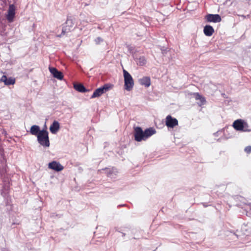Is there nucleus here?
<instances>
[{
	"instance_id": "20",
	"label": "nucleus",
	"mask_w": 251,
	"mask_h": 251,
	"mask_svg": "<svg viewBox=\"0 0 251 251\" xmlns=\"http://www.w3.org/2000/svg\"><path fill=\"white\" fill-rule=\"evenodd\" d=\"M146 59L145 57L141 56L137 59V64L140 66H143L146 63Z\"/></svg>"
},
{
	"instance_id": "16",
	"label": "nucleus",
	"mask_w": 251,
	"mask_h": 251,
	"mask_svg": "<svg viewBox=\"0 0 251 251\" xmlns=\"http://www.w3.org/2000/svg\"><path fill=\"white\" fill-rule=\"evenodd\" d=\"M41 131L40 129V127L37 125H33L31 126L30 129V133L33 135H36L37 136V135L39 134V133Z\"/></svg>"
},
{
	"instance_id": "6",
	"label": "nucleus",
	"mask_w": 251,
	"mask_h": 251,
	"mask_svg": "<svg viewBox=\"0 0 251 251\" xmlns=\"http://www.w3.org/2000/svg\"><path fill=\"white\" fill-rule=\"evenodd\" d=\"M165 124L168 128H173L178 125V121L171 115H168L166 118Z\"/></svg>"
},
{
	"instance_id": "11",
	"label": "nucleus",
	"mask_w": 251,
	"mask_h": 251,
	"mask_svg": "<svg viewBox=\"0 0 251 251\" xmlns=\"http://www.w3.org/2000/svg\"><path fill=\"white\" fill-rule=\"evenodd\" d=\"M0 82H4L6 85H13L15 83V79L11 77L7 78L6 75H3L0 79Z\"/></svg>"
},
{
	"instance_id": "3",
	"label": "nucleus",
	"mask_w": 251,
	"mask_h": 251,
	"mask_svg": "<svg viewBox=\"0 0 251 251\" xmlns=\"http://www.w3.org/2000/svg\"><path fill=\"white\" fill-rule=\"evenodd\" d=\"M110 86L108 84H105L103 87L97 89L91 96V98L94 99L101 96L103 94L106 92L109 89Z\"/></svg>"
},
{
	"instance_id": "18",
	"label": "nucleus",
	"mask_w": 251,
	"mask_h": 251,
	"mask_svg": "<svg viewBox=\"0 0 251 251\" xmlns=\"http://www.w3.org/2000/svg\"><path fill=\"white\" fill-rule=\"evenodd\" d=\"M144 135L145 139H147L155 133V130L152 128L147 129L145 130Z\"/></svg>"
},
{
	"instance_id": "4",
	"label": "nucleus",
	"mask_w": 251,
	"mask_h": 251,
	"mask_svg": "<svg viewBox=\"0 0 251 251\" xmlns=\"http://www.w3.org/2000/svg\"><path fill=\"white\" fill-rule=\"evenodd\" d=\"M74 25V22L73 19L68 18L65 24L62 27V34L64 35L71 30Z\"/></svg>"
},
{
	"instance_id": "7",
	"label": "nucleus",
	"mask_w": 251,
	"mask_h": 251,
	"mask_svg": "<svg viewBox=\"0 0 251 251\" xmlns=\"http://www.w3.org/2000/svg\"><path fill=\"white\" fill-rule=\"evenodd\" d=\"M15 15V7L13 4H10L9 6L7 14L6 17L8 21L11 23L13 21V19Z\"/></svg>"
},
{
	"instance_id": "1",
	"label": "nucleus",
	"mask_w": 251,
	"mask_h": 251,
	"mask_svg": "<svg viewBox=\"0 0 251 251\" xmlns=\"http://www.w3.org/2000/svg\"><path fill=\"white\" fill-rule=\"evenodd\" d=\"M38 143L45 147H50V143L49 138V133L46 130H41L37 136Z\"/></svg>"
},
{
	"instance_id": "8",
	"label": "nucleus",
	"mask_w": 251,
	"mask_h": 251,
	"mask_svg": "<svg viewBox=\"0 0 251 251\" xmlns=\"http://www.w3.org/2000/svg\"><path fill=\"white\" fill-rule=\"evenodd\" d=\"M205 18L208 22L219 23L222 20L220 16L218 14H209L205 16Z\"/></svg>"
},
{
	"instance_id": "9",
	"label": "nucleus",
	"mask_w": 251,
	"mask_h": 251,
	"mask_svg": "<svg viewBox=\"0 0 251 251\" xmlns=\"http://www.w3.org/2000/svg\"><path fill=\"white\" fill-rule=\"evenodd\" d=\"M49 168L57 172H59L63 169V166L59 162L53 161L49 164Z\"/></svg>"
},
{
	"instance_id": "14",
	"label": "nucleus",
	"mask_w": 251,
	"mask_h": 251,
	"mask_svg": "<svg viewBox=\"0 0 251 251\" xmlns=\"http://www.w3.org/2000/svg\"><path fill=\"white\" fill-rule=\"evenodd\" d=\"M140 84L144 85L146 87H149L151 85V79L148 76H144L139 79Z\"/></svg>"
},
{
	"instance_id": "10",
	"label": "nucleus",
	"mask_w": 251,
	"mask_h": 251,
	"mask_svg": "<svg viewBox=\"0 0 251 251\" xmlns=\"http://www.w3.org/2000/svg\"><path fill=\"white\" fill-rule=\"evenodd\" d=\"M49 70L54 77L59 80L63 79V75L60 71H58L56 68L53 67H49Z\"/></svg>"
},
{
	"instance_id": "19",
	"label": "nucleus",
	"mask_w": 251,
	"mask_h": 251,
	"mask_svg": "<svg viewBox=\"0 0 251 251\" xmlns=\"http://www.w3.org/2000/svg\"><path fill=\"white\" fill-rule=\"evenodd\" d=\"M196 100H200V102L199 103L200 105H203L205 103L206 100L204 97L197 93L196 94Z\"/></svg>"
},
{
	"instance_id": "13",
	"label": "nucleus",
	"mask_w": 251,
	"mask_h": 251,
	"mask_svg": "<svg viewBox=\"0 0 251 251\" xmlns=\"http://www.w3.org/2000/svg\"><path fill=\"white\" fill-rule=\"evenodd\" d=\"M60 128L59 123L54 121L50 127V130L52 134H55Z\"/></svg>"
},
{
	"instance_id": "15",
	"label": "nucleus",
	"mask_w": 251,
	"mask_h": 251,
	"mask_svg": "<svg viewBox=\"0 0 251 251\" xmlns=\"http://www.w3.org/2000/svg\"><path fill=\"white\" fill-rule=\"evenodd\" d=\"M214 29L213 27L210 25H206L204 27L203 32L207 36H211L214 33Z\"/></svg>"
},
{
	"instance_id": "12",
	"label": "nucleus",
	"mask_w": 251,
	"mask_h": 251,
	"mask_svg": "<svg viewBox=\"0 0 251 251\" xmlns=\"http://www.w3.org/2000/svg\"><path fill=\"white\" fill-rule=\"evenodd\" d=\"M233 127L237 130L243 131L244 130V123L242 120H237L233 124Z\"/></svg>"
},
{
	"instance_id": "5",
	"label": "nucleus",
	"mask_w": 251,
	"mask_h": 251,
	"mask_svg": "<svg viewBox=\"0 0 251 251\" xmlns=\"http://www.w3.org/2000/svg\"><path fill=\"white\" fill-rule=\"evenodd\" d=\"M135 140L137 142L145 140V137L144 132L140 127H136L134 129Z\"/></svg>"
},
{
	"instance_id": "17",
	"label": "nucleus",
	"mask_w": 251,
	"mask_h": 251,
	"mask_svg": "<svg viewBox=\"0 0 251 251\" xmlns=\"http://www.w3.org/2000/svg\"><path fill=\"white\" fill-rule=\"evenodd\" d=\"M74 87L76 91L79 92L84 93L88 91L85 87L81 84H74Z\"/></svg>"
},
{
	"instance_id": "2",
	"label": "nucleus",
	"mask_w": 251,
	"mask_h": 251,
	"mask_svg": "<svg viewBox=\"0 0 251 251\" xmlns=\"http://www.w3.org/2000/svg\"><path fill=\"white\" fill-rule=\"evenodd\" d=\"M125 89L127 91H130L134 86V80L130 74L126 70H123Z\"/></svg>"
},
{
	"instance_id": "21",
	"label": "nucleus",
	"mask_w": 251,
	"mask_h": 251,
	"mask_svg": "<svg viewBox=\"0 0 251 251\" xmlns=\"http://www.w3.org/2000/svg\"><path fill=\"white\" fill-rule=\"evenodd\" d=\"M102 41L103 40L100 37H97L95 40L96 44H100Z\"/></svg>"
},
{
	"instance_id": "22",
	"label": "nucleus",
	"mask_w": 251,
	"mask_h": 251,
	"mask_svg": "<svg viewBox=\"0 0 251 251\" xmlns=\"http://www.w3.org/2000/svg\"><path fill=\"white\" fill-rule=\"evenodd\" d=\"M245 151L248 153H249L251 152V146H248L245 148Z\"/></svg>"
}]
</instances>
